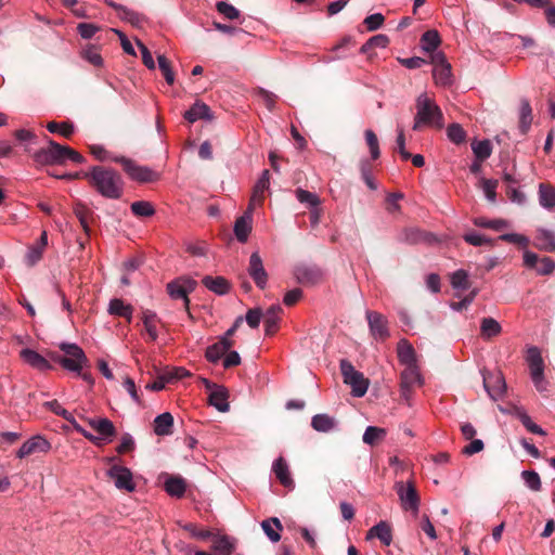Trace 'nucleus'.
<instances>
[{
	"instance_id": "c85d7f7f",
	"label": "nucleus",
	"mask_w": 555,
	"mask_h": 555,
	"mask_svg": "<svg viewBox=\"0 0 555 555\" xmlns=\"http://www.w3.org/2000/svg\"><path fill=\"white\" fill-rule=\"evenodd\" d=\"M337 421L328 414H317L311 420V426L319 433H330L337 428Z\"/></svg>"
},
{
	"instance_id": "2eb2a0df",
	"label": "nucleus",
	"mask_w": 555,
	"mask_h": 555,
	"mask_svg": "<svg viewBox=\"0 0 555 555\" xmlns=\"http://www.w3.org/2000/svg\"><path fill=\"white\" fill-rule=\"evenodd\" d=\"M249 276L253 279L257 287L263 289L268 283V273L264 269L263 261L258 251H254L249 257L247 268Z\"/></svg>"
},
{
	"instance_id": "a18cd8bd",
	"label": "nucleus",
	"mask_w": 555,
	"mask_h": 555,
	"mask_svg": "<svg viewBox=\"0 0 555 555\" xmlns=\"http://www.w3.org/2000/svg\"><path fill=\"white\" fill-rule=\"evenodd\" d=\"M119 18L138 28L142 27L146 22V17L143 14L128 9L127 7L119 13Z\"/></svg>"
},
{
	"instance_id": "3c124183",
	"label": "nucleus",
	"mask_w": 555,
	"mask_h": 555,
	"mask_svg": "<svg viewBox=\"0 0 555 555\" xmlns=\"http://www.w3.org/2000/svg\"><path fill=\"white\" fill-rule=\"evenodd\" d=\"M474 224L480 228L493 229V230H502L508 227V222L504 219H486V218H476L474 220Z\"/></svg>"
},
{
	"instance_id": "aec40b11",
	"label": "nucleus",
	"mask_w": 555,
	"mask_h": 555,
	"mask_svg": "<svg viewBox=\"0 0 555 555\" xmlns=\"http://www.w3.org/2000/svg\"><path fill=\"white\" fill-rule=\"evenodd\" d=\"M253 210L251 204L248 205L246 211L236 219L234 223V234L238 242L245 243L251 232L253 223Z\"/></svg>"
},
{
	"instance_id": "f3484780",
	"label": "nucleus",
	"mask_w": 555,
	"mask_h": 555,
	"mask_svg": "<svg viewBox=\"0 0 555 555\" xmlns=\"http://www.w3.org/2000/svg\"><path fill=\"white\" fill-rule=\"evenodd\" d=\"M47 409H49L50 411H52L54 414L63 417L65 421H67L72 426L73 428L78 433L80 434L81 436H83L86 439H95L94 438V435H92L91 433H89L88 430H86L77 421L76 418L73 416V414L70 412H68L66 409H64L56 400H52V401H47L44 402L43 404Z\"/></svg>"
},
{
	"instance_id": "58836bf2",
	"label": "nucleus",
	"mask_w": 555,
	"mask_h": 555,
	"mask_svg": "<svg viewBox=\"0 0 555 555\" xmlns=\"http://www.w3.org/2000/svg\"><path fill=\"white\" fill-rule=\"evenodd\" d=\"M185 481L181 477H169L165 481L166 492L176 498H181L185 492Z\"/></svg>"
},
{
	"instance_id": "6e6552de",
	"label": "nucleus",
	"mask_w": 555,
	"mask_h": 555,
	"mask_svg": "<svg viewBox=\"0 0 555 555\" xmlns=\"http://www.w3.org/2000/svg\"><path fill=\"white\" fill-rule=\"evenodd\" d=\"M49 145L41 149L34 154V159L37 164H62L66 162L67 146L60 145L53 140H49Z\"/></svg>"
},
{
	"instance_id": "39448f33",
	"label": "nucleus",
	"mask_w": 555,
	"mask_h": 555,
	"mask_svg": "<svg viewBox=\"0 0 555 555\" xmlns=\"http://www.w3.org/2000/svg\"><path fill=\"white\" fill-rule=\"evenodd\" d=\"M527 362L530 370V376L535 389L543 392L547 388V383L544 378V362L538 347H530L527 350Z\"/></svg>"
},
{
	"instance_id": "49530a36",
	"label": "nucleus",
	"mask_w": 555,
	"mask_h": 555,
	"mask_svg": "<svg viewBox=\"0 0 555 555\" xmlns=\"http://www.w3.org/2000/svg\"><path fill=\"white\" fill-rule=\"evenodd\" d=\"M296 198L299 203L305 204L309 208H317L320 205V198L315 193L309 192L304 189L295 191Z\"/></svg>"
},
{
	"instance_id": "4c0bfd02",
	"label": "nucleus",
	"mask_w": 555,
	"mask_h": 555,
	"mask_svg": "<svg viewBox=\"0 0 555 555\" xmlns=\"http://www.w3.org/2000/svg\"><path fill=\"white\" fill-rule=\"evenodd\" d=\"M440 42L439 33L435 29L425 31L421 37V47L425 52H434Z\"/></svg>"
},
{
	"instance_id": "9b49d317",
	"label": "nucleus",
	"mask_w": 555,
	"mask_h": 555,
	"mask_svg": "<svg viewBox=\"0 0 555 555\" xmlns=\"http://www.w3.org/2000/svg\"><path fill=\"white\" fill-rule=\"evenodd\" d=\"M196 284V281L191 278H178L167 284V292L172 299H181L184 301L185 306H188V296L195 289Z\"/></svg>"
},
{
	"instance_id": "680f3d73",
	"label": "nucleus",
	"mask_w": 555,
	"mask_h": 555,
	"mask_svg": "<svg viewBox=\"0 0 555 555\" xmlns=\"http://www.w3.org/2000/svg\"><path fill=\"white\" fill-rule=\"evenodd\" d=\"M233 548H234V545H233L232 541L230 540V538H228L225 535L219 537L214 543V550L219 555H231Z\"/></svg>"
},
{
	"instance_id": "c756f323",
	"label": "nucleus",
	"mask_w": 555,
	"mask_h": 555,
	"mask_svg": "<svg viewBox=\"0 0 555 555\" xmlns=\"http://www.w3.org/2000/svg\"><path fill=\"white\" fill-rule=\"evenodd\" d=\"M183 117L189 122H195L199 119H211L210 108L203 102H195L190 109H188Z\"/></svg>"
},
{
	"instance_id": "2f4dec72",
	"label": "nucleus",
	"mask_w": 555,
	"mask_h": 555,
	"mask_svg": "<svg viewBox=\"0 0 555 555\" xmlns=\"http://www.w3.org/2000/svg\"><path fill=\"white\" fill-rule=\"evenodd\" d=\"M173 417L169 412L157 415L154 420V433L157 436H169L172 434Z\"/></svg>"
},
{
	"instance_id": "37998d69",
	"label": "nucleus",
	"mask_w": 555,
	"mask_h": 555,
	"mask_svg": "<svg viewBox=\"0 0 555 555\" xmlns=\"http://www.w3.org/2000/svg\"><path fill=\"white\" fill-rule=\"evenodd\" d=\"M516 416L528 431L540 436L546 435L545 430L535 423H533L531 417L527 414V412L524 409H517Z\"/></svg>"
},
{
	"instance_id": "dca6fc26",
	"label": "nucleus",
	"mask_w": 555,
	"mask_h": 555,
	"mask_svg": "<svg viewBox=\"0 0 555 555\" xmlns=\"http://www.w3.org/2000/svg\"><path fill=\"white\" fill-rule=\"evenodd\" d=\"M366 320L371 335L377 340H384L389 336L386 318L376 311H366Z\"/></svg>"
},
{
	"instance_id": "f03ea898",
	"label": "nucleus",
	"mask_w": 555,
	"mask_h": 555,
	"mask_svg": "<svg viewBox=\"0 0 555 555\" xmlns=\"http://www.w3.org/2000/svg\"><path fill=\"white\" fill-rule=\"evenodd\" d=\"M443 126V114L440 107L426 93L420 94L416 99V115L412 127L413 130L417 131L423 127L440 129Z\"/></svg>"
},
{
	"instance_id": "4be33fe9",
	"label": "nucleus",
	"mask_w": 555,
	"mask_h": 555,
	"mask_svg": "<svg viewBox=\"0 0 555 555\" xmlns=\"http://www.w3.org/2000/svg\"><path fill=\"white\" fill-rule=\"evenodd\" d=\"M21 357L27 364L39 371H47L51 369L50 362L44 357H42L40 353L33 349H22Z\"/></svg>"
},
{
	"instance_id": "0e129e2a",
	"label": "nucleus",
	"mask_w": 555,
	"mask_h": 555,
	"mask_svg": "<svg viewBox=\"0 0 555 555\" xmlns=\"http://www.w3.org/2000/svg\"><path fill=\"white\" fill-rule=\"evenodd\" d=\"M42 254L43 249H41L37 245L29 246L24 258L26 266H35L42 258Z\"/></svg>"
},
{
	"instance_id": "4d7b16f0",
	"label": "nucleus",
	"mask_w": 555,
	"mask_h": 555,
	"mask_svg": "<svg viewBox=\"0 0 555 555\" xmlns=\"http://www.w3.org/2000/svg\"><path fill=\"white\" fill-rule=\"evenodd\" d=\"M449 140L455 144H461L465 141L466 132L459 124H451L447 129Z\"/></svg>"
},
{
	"instance_id": "f8f14e48",
	"label": "nucleus",
	"mask_w": 555,
	"mask_h": 555,
	"mask_svg": "<svg viewBox=\"0 0 555 555\" xmlns=\"http://www.w3.org/2000/svg\"><path fill=\"white\" fill-rule=\"evenodd\" d=\"M88 424L99 434V436H94L95 439H88L96 446H100L103 442H112L113 438L116 436V428L113 422L106 417L89 418Z\"/></svg>"
},
{
	"instance_id": "052dcab7",
	"label": "nucleus",
	"mask_w": 555,
	"mask_h": 555,
	"mask_svg": "<svg viewBox=\"0 0 555 555\" xmlns=\"http://www.w3.org/2000/svg\"><path fill=\"white\" fill-rule=\"evenodd\" d=\"M157 63L166 82L172 85L175 82V74L167 57L165 55H158Z\"/></svg>"
},
{
	"instance_id": "f257e3e1",
	"label": "nucleus",
	"mask_w": 555,
	"mask_h": 555,
	"mask_svg": "<svg viewBox=\"0 0 555 555\" xmlns=\"http://www.w3.org/2000/svg\"><path fill=\"white\" fill-rule=\"evenodd\" d=\"M90 184L105 198L118 199L122 195L124 181L118 172L113 169L94 166L89 172L83 173Z\"/></svg>"
},
{
	"instance_id": "13d9d810",
	"label": "nucleus",
	"mask_w": 555,
	"mask_h": 555,
	"mask_svg": "<svg viewBox=\"0 0 555 555\" xmlns=\"http://www.w3.org/2000/svg\"><path fill=\"white\" fill-rule=\"evenodd\" d=\"M360 171H361V176H362V179H363V181L365 182V184H366L371 190H376V189H377V185H376V183L374 182V179H373V175H372V166H371L370 160H367V159H362V160L360 162Z\"/></svg>"
},
{
	"instance_id": "7ed1b4c3",
	"label": "nucleus",
	"mask_w": 555,
	"mask_h": 555,
	"mask_svg": "<svg viewBox=\"0 0 555 555\" xmlns=\"http://www.w3.org/2000/svg\"><path fill=\"white\" fill-rule=\"evenodd\" d=\"M339 366L344 382L351 387V393L358 398L363 397L367 391L369 380L346 359L340 360Z\"/></svg>"
},
{
	"instance_id": "6e6d98bb",
	"label": "nucleus",
	"mask_w": 555,
	"mask_h": 555,
	"mask_svg": "<svg viewBox=\"0 0 555 555\" xmlns=\"http://www.w3.org/2000/svg\"><path fill=\"white\" fill-rule=\"evenodd\" d=\"M74 214L77 217V219L80 222V225L82 227L83 231L88 234L89 233V222L88 218L91 214L90 209L85 206L81 203H77L74 207Z\"/></svg>"
},
{
	"instance_id": "8fccbe9b",
	"label": "nucleus",
	"mask_w": 555,
	"mask_h": 555,
	"mask_svg": "<svg viewBox=\"0 0 555 555\" xmlns=\"http://www.w3.org/2000/svg\"><path fill=\"white\" fill-rule=\"evenodd\" d=\"M47 129L51 133H60L65 138H69L74 133V125L69 122H55L50 121L47 125Z\"/></svg>"
},
{
	"instance_id": "774afa93",
	"label": "nucleus",
	"mask_w": 555,
	"mask_h": 555,
	"mask_svg": "<svg viewBox=\"0 0 555 555\" xmlns=\"http://www.w3.org/2000/svg\"><path fill=\"white\" fill-rule=\"evenodd\" d=\"M384 21L385 17L382 13H374L366 16L363 23L366 26L367 30L374 31L382 27Z\"/></svg>"
},
{
	"instance_id": "c03bdc74",
	"label": "nucleus",
	"mask_w": 555,
	"mask_h": 555,
	"mask_svg": "<svg viewBox=\"0 0 555 555\" xmlns=\"http://www.w3.org/2000/svg\"><path fill=\"white\" fill-rule=\"evenodd\" d=\"M472 150L476 158L480 162L489 158L492 153V146L489 140L474 141L472 143Z\"/></svg>"
},
{
	"instance_id": "72a5a7b5",
	"label": "nucleus",
	"mask_w": 555,
	"mask_h": 555,
	"mask_svg": "<svg viewBox=\"0 0 555 555\" xmlns=\"http://www.w3.org/2000/svg\"><path fill=\"white\" fill-rule=\"evenodd\" d=\"M132 306L125 304L121 299L114 298L108 304L109 314L126 318L129 322L132 319Z\"/></svg>"
},
{
	"instance_id": "69168bd1",
	"label": "nucleus",
	"mask_w": 555,
	"mask_h": 555,
	"mask_svg": "<svg viewBox=\"0 0 555 555\" xmlns=\"http://www.w3.org/2000/svg\"><path fill=\"white\" fill-rule=\"evenodd\" d=\"M365 140L369 145L372 158L373 159L378 158L380 152H379V145H378V140H377L376 134L372 130L367 129L365 131Z\"/></svg>"
},
{
	"instance_id": "412c9836",
	"label": "nucleus",
	"mask_w": 555,
	"mask_h": 555,
	"mask_svg": "<svg viewBox=\"0 0 555 555\" xmlns=\"http://www.w3.org/2000/svg\"><path fill=\"white\" fill-rule=\"evenodd\" d=\"M272 472L274 473L275 477L278 478L282 486L288 488L289 490H293L295 488V482L292 478L289 467L282 456L278 457L273 462Z\"/></svg>"
},
{
	"instance_id": "a878e982",
	"label": "nucleus",
	"mask_w": 555,
	"mask_h": 555,
	"mask_svg": "<svg viewBox=\"0 0 555 555\" xmlns=\"http://www.w3.org/2000/svg\"><path fill=\"white\" fill-rule=\"evenodd\" d=\"M233 346V343H225V338L219 340L206 349L205 357L211 363H217Z\"/></svg>"
},
{
	"instance_id": "603ef678",
	"label": "nucleus",
	"mask_w": 555,
	"mask_h": 555,
	"mask_svg": "<svg viewBox=\"0 0 555 555\" xmlns=\"http://www.w3.org/2000/svg\"><path fill=\"white\" fill-rule=\"evenodd\" d=\"M217 11L228 20H237L241 15L240 11L227 1H218L216 3Z\"/></svg>"
},
{
	"instance_id": "de8ad7c7",
	"label": "nucleus",
	"mask_w": 555,
	"mask_h": 555,
	"mask_svg": "<svg viewBox=\"0 0 555 555\" xmlns=\"http://www.w3.org/2000/svg\"><path fill=\"white\" fill-rule=\"evenodd\" d=\"M131 212L137 217H151L155 214V209L150 202L137 201L130 206Z\"/></svg>"
},
{
	"instance_id": "09e8293b",
	"label": "nucleus",
	"mask_w": 555,
	"mask_h": 555,
	"mask_svg": "<svg viewBox=\"0 0 555 555\" xmlns=\"http://www.w3.org/2000/svg\"><path fill=\"white\" fill-rule=\"evenodd\" d=\"M16 140L24 144V149L26 152H29V146L30 145H35L37 144V135L30 131V130H26V129H18L15 131L14 133Z\"/></svg>"
},
{
	"instance_id": "a211bd4d",
	"label": "nucleus",
	"mask_w": 555,
	"mask_h": 555,
	"mask_svg": "<svg viewBox=\"0 0 555 555\" xmlns=\"http://www.w3.org/2000/svg\"><path fill=\"white\" fill-rule=\"evenodd\" d=\"M294 276L302 285H314L322 280L323 272L317 266L299 264L294 269Z\"/></svg>"
},
{
	"instance_id": "bb28decb",
	"label": "nucleus",
	"mask_w": 555,
	"mask_h": 555,
	"mask_svg": "<svg viewBox=\"0 0 555 555\" xmlns=\"http://www.w3.org/2000/svg\"><path fill=\"white\" fill-rule=\"evenodd\" d=\"M282 311V307L276 304L272 305L264 313L262 312L267 335H271L276 331Z\"/></svg>"
},
{
	"instance_id": "5701e85b",
	"label": "nucleus",
	"mask_w": 555,
	"mask_h": 555,
	"mask_svg": "<svg viewBox=\"0 0 555 555\" xmlns=\"http://www.w3.org/2000/svg\"><path fill=\"white\" fill-rule=\"evenodd\" d=\"M397 351L400 363L405 367L417 366L415 350L406 339H401L398 343Z\"/></svg>"
},
{
	"instance_id": "c9c22d12",
	"label": "nucleus",
	"mask_w": 555,
	"mask_h": 555,
	"mask_svg": "<svg viewBox=\"0 0 555 555\" xmlns=\"http://www.w3.org/2000/svg\"><path fill=\"white\" fill-rule=\"evenodd\" d=\"M539 204L545 209L555 207V188L540 183L539 185Z\"/></svg>"
},
{
	"instance_id": "b1692460",
	"label": "nucleus",
	"mask_w": 555,
	"mask_h": 555,
	"mask_svg": "<svg viewBox=\"0 0 555 555\" xmlns=\"http://www.w3.org/2000/svg\"><path fill=\"white\" fill-rule=\"evenodd\" d=\"M377 538L379 541L388 546L392 542V533L391 528L386 521H379L375 526H373L366 533V539Z\"/></svg>"
},
{
	"instance_id": "bf43d9fd",
	"label": "nucleus",
	"mask_w": 555,
	"mask_h": 555,
	"mask_svg": "<svg viewBox=\"0 0 555 555\" xmlns=\"http://www.w3.org/2000/svg\"><path fill=\"white\" fill-rule=\"evenodd\" d=\"M389 43V39L386 35H376V36H373L372 38H370L362 47H361V52L362 53H366L371 48L373 47H376V48H386Z\"/></svg>"
},
{
	"instance_id": "5fc2aeb1",
	"label": "nucleus",
	"mask_w": 555,
	"mask_h": 555,
	"mask_svg": "<svg viewBox=\"0 0 555 555\" xmlns=\"http://www.w3.org/2000/svg\"><path fill=\"white\" fill-rule=\"evenodd\" d=\"M521 478L525 485L532 491L541 490V479L537 472L534 470H524L521 473Z\"/></svg>"
},
{
	"instance_id": "4468645a",
	"label": "nucleus",
	"mask_w": 555,
	"mask_h": 555,
	"mask_svg": "<svg viewBox=\"0 0 555 555\" xmlns=\"http://www.w3.org/2000/svg\"><path fill=\"white\" fill-rule=\"evenodd\" d=\"M108 477L114 481V485L119 490L131 492L135 489L132 473L129 468L120 465H113L107 470Z\"/></svg>"
},
{
	"instance_id": "9d476101",
	"label": "nucleus",
	"mask_w": 555,
	"mask_h": 555,
	"mask_svg": "<svg viewBox=\"0 0 555 555\" xmlns=\"http://www.w3.org/2000/svg\"><path fill=\"white\" fill-rule=\"evenodd\" d=\"M120 164L127 175L134 181L140 183H147L156 181L157 173L146 166H140L133 160L120 156Z\"/></svg>"
},
{
	"instance_id": "6ab92c4d",
	"label": "nucleus",
	"mask_w": 555,
	"mask_h": 555,
	"mask_svg": "<svg viewBox=\"0 0 555 555\" xmlns=\"http://www.w3.org/2000/svg\"><path fill=\"white\" fill-rule=\"evenodd\" d=\"M50 448L51 444L44 437L36 435L21 446L17 457L23 459L35 453H46Z\"/></svg>"
},
{
	"instance_id": "473e14b6",
	"label": "nucleus",
	"mask_w": 555,
	"mask_h": 555,
	"mask_svg": "<svg viewBox=\"0 0 555 555\" xmlns=\"http://www.w3.org/2000/svg\"><path fill=\"white\" fill-rule=\"evenodd\" d=\"M532 124V109L527 99H521L519 106V132L525 135Z\"/></svg>"
},
{
	"instance_id": "864d4df0",
	"label": "nucleus",
	"mask_w": 555,
	"mask_h": 555,
	"mask_svg": "<svg viewBox=\"0 0 555 555\" xmlns=\"http://www.w3.org/2000/svg\"><path fill=\"white\" fill-rule=\"evenodd\" d=\"M90 152L100 162L112 160L120 164V157L113 156L103 145L93 144L90 146Z\"/></svg>"
},
{
	"instance_id": "1a4fd4ad",
	"label": "nucleus",
	"mask_w": 555,
	"mask_h": 555,
	"mask_svg": "<svg viewBox=\"0 0 555 555\" xmlns=\"http://www.w3.org/2000/svg\"><path fill=\"white\" fill-rule=\"evenodd\" d=\"M483 388L489 397L496 401L503 397L506 391V383L501 372L481 371Z\"/></svg>"
},
{
	"instance_id": "423d86ee",
	"label": "nucleus",
	"mask_w": 555,
	"mask_h": 555,
	"mask_svg": "<svg viewBox=\"0 0 555 555\" xmlns=\"http://www.w3.org/2000/svg\"><path fill=\"white\" fill-rule=\"evenodd\" d=\"M395 490L398 494L401 507L416 514L420 509V495L413 481H396Z\"/></svg>"
},
{
	"instance_id": "ddd939ff",
	"label": "nucleus",
	"mask_w": 555,
	"mask_h": 555,
	"mask_svg": "<svg viewBox=\"0 0 555 555\" xmlns=\"http://www.w3.org/2000/svg\"><path fill=\"white\" fill-rule=\"evenodd\" d=\"M203 383L206 389L209 391V404L216 408L219 412H228L230 404L228 401L229 392L224 386L214 384L208 379L204 378Z\"/></svg>"
},
{
	"instance_id": "e2e57ef3",
	"label": "nucleus",
	"mask_w": 555,
	"mask_h": 555,
	"mask_svg": "<svg viewBox=\"0 0 555 555\" xmlns=\"http://www.w3.org/2000/svg\"><path fill=\"white\" fill-rule=\"evenodd\" d=\"M496 188L498 181L493 179H482L481 180V189L485 193L486 198L493 203L496 198Z\"/></svg>"
},
{
	"instance_id": "a19ab883",
	"label": "nucleus",
	"mask_w": 555,
	"mask_h": 555,
	"mask_svg": "<svg viewBox=\"0 0 555 555\" xmlns=\"http://www.w3.org/2000/svg\"><path fill=\"white\" fill-rule=\"evenodd\" d=\"M450 283L456 291H466L469 288V275L466 270L459 269L450 275Z\"/></svg>"
},
{
	"instance_id": "cd10ccee",
	"label": "nucleus",
	"mask_w": 555,
	"mask_h": 555,
	"mask_svg": "<svg viewBox=\"0 0 555 555\" xmlns=\"http://www.w3.org/2000/svg\"><path fill=\"white\" fill-rule=\"evenodd\" d=\"M534 246L547 253L555 251V232L546 229L538 230Z\"/></svg>"
},
{
	"instance_id": "ea45409f",
	"label": "nucleus",
	"mask_w": 555,
	"mask_h": 555,
	"mask_svg": "<svg viewBox=\"0 0 555 555\" xmlns=\"http://www.w3.org/2000/svg\"><path fill=\"white\" fill-rule=\"evenodd\" d=\"M433 76L437 85L442 87L450 86L452 83L451 65L447 64L434 67Z\"/></svg>"
},
{
	"instance_id": "20e7f679",
	"label": "nucleus",
	"mask_w": 555,
	"mask_h": 555,
	"mask_svg": "<svg viewBox=\"0 0 555 555\" xmlns=\"http://www.w3.org/2000/svg\"><path fill=\"white\" fill-rule=\"evenodd\" d=\"M59 347L68 356L60 359V364L65 370L80 374L83 365L88 362L85 351L74 343H61Z\"/></svg>"
},
{
	"instance_id": "79ce46f5",
	"label": "nucleus",
	"mask_w": 555,
	"mask_h": 555,
	"mask_svg": "<svg viewBox=\"0 0 555 555\" xmlns=\"http://www.w3.org/2000/svg\"><path fill=\"white\" fill-rule=\"evenodd\" d=\"M387 435V431L385 428L376 427V426H367L362 440L364 443L369 446H374L378 441L383 440Z\"/></svg>"
},
{
	"instance_id": "393cba45",
	"label": "nucleus",
	"mask_w": 555,
	"mask_h": 555,
	"mask_svg": "<svg viewBox=\"0 0 555 555\" xmlns=\"http://www.w3.org/2000/svg\"><path fill=\"white\" fill-rule=\"evenodd\" d=\"M202 283L207 289L219 296L225 295L230 291V283L223 276L206 275Z\"/></svg>"
},
{
	"instance_id": "338daca9",
	"label": "nucleus",
	"mask_w": 555,
	"mask_h": 555,
	"mask_svg": "<svg viewBox=\"0 0 555 555\" xmlns=\"http://www.w3.org/2000/svg\"><path fill=\"white\" fill-rule=\"evenodd\" d=\"M478 294V289H473L467 296H465L462 300L457 302H450V308L453 311L460 312L464 309H466L468 306L472 305V302L475 300L476 296Z\"/></svg>"
},
{
	"instance_id": "0eeeda50",
	"label": "nucleus",
	"mask_w": 555,
	"mask_h": 555,
	"mask_svg": "<svg viewBox=\"0 0 555 555\" xmlns=\"http://www.w3.org/2000/svg\"><path fill=\"white\" fill-rule=\"evenodd\" d=\"M424 378L418 366L405 367L400 374V395L405 402H410L415 387H421Z\"/></svg>"
},
{
	"instance_id": "e433bc0d",
	"label": "nucleus",
	"mask_w": 555,
	"mask_h": 555,
	"mask_svg": "<svg viewBox=\"0 0 555 555\" xmlns=\"http://www.w3.org/2000/svg\"><path fill=\"white\" fill-rule=\"evenodd\" d=\"M502 332L501 324L493 318H483L480 323V333L482 338L489 339L498 336Z\"/></svg>"
},
{
	"instance_id": "7c9ffc66",
	"label": "nucleus",
	"mask_w": 555,
	"mask_h": 555,
	"mask_svg": "<svg viewBox=\"0 0 555 555\" xmlns=\"http://www.w3.org/2000/svg\"><path fill=\"white\" fill-rule=\"evenodd\" d=\"M269 185H270V173H269V170L266 169L261 172V176L259 177V179L257 180V182L254 186L253 195H251L250 203H249V204H251V207H254L255 204H257V203L259 204L262 202L263 194L269 189Z\"/></svg>"
},
{
	"instance_id": "f704fd0d",
	"label": "nucleus",
	"mask_w": 555,
	"mask_h": 555,
	"mask_svg": "<svg viewBox=\"0 0 555 555\" xmlns=\"http://www.w3.org/2000/svg\"><path fill=\"white\" fill-rule=\"evenodd\" d=\"M261 528L271 542H278L281 539V521L278 518L266 519L261 522Z\"/></svg>"
}]
</instances>
